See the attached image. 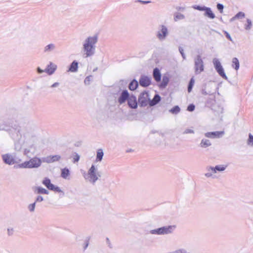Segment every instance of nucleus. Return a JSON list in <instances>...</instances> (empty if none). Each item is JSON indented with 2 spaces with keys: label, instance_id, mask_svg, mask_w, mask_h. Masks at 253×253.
<instances>
[{
  "label": "nucleus",
  "instance_id": "nucleus-54",
  "mask_svg": "<svg viewBox=\"0 0 253 253\" xmlns=\"http://www.w3.org/2000/svg\"><path fill=\"white\" fill-rule=\"evenodd\" d=\"M106 243L108 246V247L110 248H112V245L111 244V242H110V241L109 240V239L108 238H106Z\"/></svg>",
  "mask_w": 253,
  "mask_h": 253
},
{
  "label": "nucleus",
  "instance_id": "nucleus-21",
  "mask_svg": "<svg viewBox=\"0 0 253 253\" xmlns=\"http://www.w3.org/2000/svg\"><path fill=\"white\" fill-rule=\"evenodd\" d=\"M211 145V141L207 139L203 138L202 139L199 146L201 148H206Z\"/></svg>",
  "mask_w": 253,
  "mask_h": 253
},
{
  "label": "nucleus",
  "instance_id": "nucleus-37",
  "mask_svg": "<svg viewBox=\"0 0 253 253\" xmlns=\"http://www.w3.org/2000/svg\"><path fill=\"white\" fill-rule=\"evenodd\" d=\"M46 163H52L51 155L42 158V161Z\"/></svg>",
  "mask_w": 253,
  "mask_h": 253
},
{
  "label": "nucleus",
  "instance_id": "nucleus-38",
  "mask_svg": "<svg viewBox=\"0 0 253 253\" xmlns=\"http://www.w3.org/2000/svg\"><path fill=\"white\" fill-rule=\"evenodd\" d=\"M51 157L52 163L58 162L61 158V157L59 155H51Z\"/></svg>",
  "mask_w": 253,
  "mask_h": 253
},
{
  "label": "nucleus",
  "instance_id": "nucleus-40",
  "mask_svg": "<svg viewBox=\"0 0 253 253\" xmlns=\"http://www.w3.org/2000/svg\"><path fill=\"white\" fill-rule=\"evenodd\" d=\"M50 190H52V191H55V192H58V193H63V195H64V193L63 192V191L60 189V188L57 186H55L53 184L52 186L51 187V188H50Z\"/></svg>",
  "mask_w": 253,
  "mask_h": 253
},
{
  "label": "nucleus",
  "instance_id": "nucleus-47",
  "mask_svg": "<svg viewBox=\"0 0 253 253\" xmlns=\"http://www.w3.org/2000/svg\"><path fill=\"white\" fill-rule=\"evenodd\" d=\"M195 108V105L193 104H191L188 106L187 110L189 112H192L194 110Z\"/></svg>",
  "mask_w": 253,
  "mask_h": 253
},
{
  "label": "nucleus",
  "instance_id": "nucleus-14",
  "mask_svg": "<svg viewBox=\"0 0 253 253\" xmlns=\"http://www.w3.org/2000/svg\"><path fill=\"white\" fill-rule=\"evenodd\" d=\"M175 226L172 225L165 226L160 227L161 235H166L173 232Z\"/></svg>",
  "mask_w": 253,
  "mask_h": 253
},
{
  "label": "nucleus",
  "instance_id": "nucleus-51",
  "mask_svg": "<svg viewBox=\"0 0 253 253\" xmlns=\"http://www.w3.org/2000/svg\"><path fill=\"white\" fill-rule=\"evenodd\" d=\"M183 134H188V133H194V131L193 129L187 128L183 132Z\"/></svg>",
  "mask_w": 253,
  "mask_h": 253
},
{
  "label": "nucleus",
  "instance_id": "nucleus-42",
  "mask_svg": "<svg viewBox=\"0 0 253 253\" xmlns=\"http://www.w3.org/2000/svg\"><path fill=\"white\" fill-rule=\"evenodd\" d=\"M207 7L204 6H201L200 5H195L193 6V8L195 9H197L200 11H205Z\"/></svg>",
  "mask_w": 253,
  "mask_h": 253
},
{
  "label": "nucleus",
  "instance_id": "nucleus-26",
  "mask_svg": "<svg viewBox=\"0 0 253 253\" xmlns=\"http://www.w3.org/2000/svg\"><path fill=\"white\" fill-rule=\"evenodd\" d=\"M205 11V16H207L211 19H214L215 18V15L212 12L211 8L207 7Z\"/></svg>",
  "mask_w": 253,
  "mask_h": 253
},
{
  "label": "nucleus",
  "instance_id": "nucleus-44",
  "mask_svg": "<svg viewBox=\"0 0 253 253\" xmlns=\"http://www.w3.org/2000/svg\"><path fill=\"white\" fill-rule=\"evenodd\" d=\"M245 14L244 12H239L234 16V18H244L245 17Z\"/></svg>",
  "mask_w": 253,
  "mask_h": 253
},
{
  "label": "nucleus",
  "instance_id": "nucleus-16",
  "mask_svg": "<svg viewBox=\"0 0 253 253\" xmlns=\"http://www.w3.org/2000/svg\"><path fill=\"white\" fill-rule=\"evenodd\" d=\"M56 68L57 66L56 65L53 64L52 62H50L49 64L47 66L44 71L48 75H51L54 73Z\"/></svg>",
  "mask_w": 253,
  "mask_h": 253
},
{
  "label": "nucleus",
  "instance_id": "nucleus-25",
  "mask_svg": "<svg viewBox=\"0 0 253 253\" xmlns=\"http://www.w3.org/2000/svg\"><path fill=\"white\" fill-rule=\"evenodd\" d=\"M70 174V170L68 168H65L61 169V176L64 179H69Z\"/></svg>",
  "mask_w": 253,
  "mask_h": 253
},
{
  "label": "nucleus",
  "instance_id": "nucleus-9",
  "mask_svg": "<svg viewBox=\"0 0 253 253\" xmlns=\"http://www.w3.org/2000/svg\"><path fill=\"white\" fill-rule=\"evenodd\" d=\"M149 94L146 92H143L138 97V103L140 106L145 107L149 104Z\"/></svg>",
  "mask_w": 253,
  "mask_h": 253
},
{
  "label": "nucleus",
  "instance_id": "nucleus-24",
  "mask_svg": "<svg viewBox=\"0 0 253 253\" xmlns=\"http://www.w3.org/2000/svg\"><path fill=\"white\" fill-rule=\"evenodd\" d=\"M138 82L135 79H133L129 84L128 88L130 90H134L138 87Z\"/></svg>",
  "mask_w": 253,
  "mask_h": 253
},
{
  "label": "nucleus",
  "instance_id": "nucleus-4",
  "mask_svg": "<svg viewBox=\"0 0 253 253\" xmlns=\"http://www.w3.org/2000/svg\"><path fill=\"white\" fill-rule=\"evenodd\" d=\"M42 160L41 159L34 157L31 159L29 161H25L19 165L20 168H37L41 166Z\"/></svg>",
  "mask_w": 253,
  "mask_h": 253
},
{
  "label": "nucleus",
  "instance_id": "nucleus-29",
  "mask_svg": "<svg viewBox=\"0 0 253 253\" xmlns=\"http://www.w3.org/2000/svg\"><path fill=\"white\" fill-rule=\"evenodd\" d=\"M104 153L102 149H99L97 151V155L96 158V161L100 162L103 158Z\"/></svg>",
  "mask_w": 253,
  "mask_h": 253
},
{
  "label": "nucleus",
  "instance_id": "nucleus-22",
  "mask_svg": "<svg viewBox=\"0 0 253 253\" xmlns=\"http://www.w3.org/2000/svg\"><path fill=\"white\" fill-rule=\"evenodd\" d=\"M227 167V166L225 165H216L215 167H213V168H210L211 170L212 171H213L215 172V173L217 172V171H224Z\"/></svg>",
  "mask_w": 253,
  "mask_h": 253
},
{
  "label": "nucleus",
  "instance_id": "nucleus-7",
  "mask_svg": "<svg viewBox=\"0 0 253 253\" xmlns=\"http://www.w3.org/2000/svg\"><path fill=\"white\" fill-rule=\"evenodd\" d=\"M212 62L214 68L219 76L224 79L227 80L228 78L224 72V69L219 60L217 58H214Z\"/></svg>",
  "mask_w": 253,
  "mask_h": 253
},
{
  "label": "nucleus",
  "instance_id": "nucleus-57",
  "mask_svg": "<svg viewBox=\"0 0 253 253\" xmlns=\"http://www.w3.org/2000/svg\"><path fill=\"white\" fill-rule=\"evenodd\" d=\"M138 2H141L142 4H147L150 2V1H143V0H138Z\"/></svg>",
  "mask_w": 253,
  "mask_h": 253
},
{
  "label": "nucleus",
  "instance_id": "nucleus-56",
  "mask_svg": "<svg viewBox=\"0 0 253 253\" xmlns=\"http://www.w3.org/2000/svg\"><path fill=\"white\" fill-rule=\"evenodd\" d=\"M37 72H38V73L41 74V73H43L45 71H44V70H43L41 69L40 67H38L37 68Z\"/></svg>",
  "mask_w": 253,
  "mask_h": 253
},
{
  "label": "nucleus",
  "instance_id": "nucleus-43",
  "mask_svg": "<svg viewBox=\"0 0 253 253\" xmlns=\"http://www.w3.org/2000/svg\"><path fill=\"white\" fill-rule=\"evenodd\" d=\"M35 207H36V204H35V203H33L32 204H30L28 206V208L30 212H34L35 211Z\"/></svg>",
  "mask_w": 253,
  "mask_h": 253
},
{
  "label": "nucleus",
  "instance_id": "nucleus-6",
  "mask_svg": "<svg viewBox=\"0 0 253 253\" xmlns=\"http://www.w3.org/2000/svg\"><path fill=\"white\" fill-rule=\"evenodd\" d=\"M212 62L214 68L219 76L224 79L227 80L228 78L224 72V69L219 60L217 58H214Z\"/></svg>",
  "mask_w": 253,
  "mask_h": 253
},
{
  "label": "nucleus",
  "instance_id": "nucleus-61",
  "mask_svg": "<svg viewBox=\"0 0 253 253\" xmlns=\"http://www.w3.org/2000/svg\"><path fill=\"white\" fill-rule=\"evenodd\" d=\"M97 70V68H95V69H94L93 70V72L96 71Z\"/></svg>",
  "mask_w": 253,
  "mask_h": 253
},
{
  "label": "nucleus",
  "instance_id": "nucleus-20",
  "mask_svg": "<svg viewBox=\"0 0 253 253\" xmlns=\"http://www.w3.org/2000/svg\"><path fill=\"white\" fill-rule=\"evenodd\" d=\"M56 48V45L54 43H49L44 46L43 52L44 53H49L54 51Z\"/></svg>",
  "mask_w": 253,
  "mask_h": 253
},
{
  "label": "nucleus",
  "instance_id": "nucleus-15",
  "mask_svg": "<svg viewBox=\"0 0 253 253\" xmlns=\"http://www.w3.org/2000/svg\"><path fill=\"white\" fill-rule=\"evenodd\" d=\"M2 160L4 163L11 165L15 163V160L12 156L9 154L2 155Z\"/></svg>",
  "mask_w": 253,
  "mask_h": 253
},
{
  "label": "nucleus",
  "instance_id": "nucleus-10",
  "mask_svg": "<svg viewBox=\"0 0 253 253\" xmlns=\"http://www.w3.org/2000/svg\"><path fill=\"white\" fill-rule=\"evenodd\" d=\"M139 83L141 86L147 87L151 84V78L145 75H141Z\"/></svg>",
  "mask_w": 253,
  "mask_h": 253
},
{
  "label": "nucleus",
  "instance_id": "nucleus-12",
  "mask_svg": "<svg viewBox=\"0 0 253 253\" xmlns=\"http://www.w3.org/2000/svg\"><path fill=\"white\" fill-rule=\"evenodd\" d=\"M130 96L127 90H123L118 99L119 103L122 104L125 103L126 101L128 100Z\"/></svg>",
  "mask_w": 253,
  "mask_h": 253
},
{
  "label": "nucleus",
  "instance_id": "nucleus-55",
  "mask_svg": "<svg viewBox=\"0 0 253 253\" xmlns=\"http://www.w3.org/2000/svg\"><path fill=\"white\" fill-rule=\"evenodd\" d=\"M176 9L178 11H183L185 9V7L181 6H176Z\"/></svg>",
  "mask_w": 253,
  "mask_h": 253
},
{
  "label": "nucleus",
  "instance_id": "nucleus-33",
  "mask_svg": "<svg viewBox=\"0 0 253 253\" xmlns=\"http://www.w3.org/2000/svg\"><path fill=\"white\" fill-rule=\"evenodd\" d=\"M185 18V16L180 13H175L174 14V20L177 21L179 20H182Z\"/></svg>",
  "mask_w": 253,
  "mask_h": 253
},
{
  "label": "nucleus",
  "instance_id": "nucleus-18",
  "mask_svg": "<svg viewBox=\"0 0 253 253\" xmlns=\"http://www.w3.org/2000/svg\"><path fill=\"white\" fill-rule=\"evenodd\" d=\"M160 96L158 94H156L152 100L149 99V105L150 106H153L158 104L160 101Z\"/></svg>",
  "mask_w": 253,
  "mask_h": 253
},
{
  "label": "nucleus",
  "instance_id": "nucleus-23",
  "mask_svg": "<svg viewBox=\"0 0 253 253\" xmlns=\"http://www.w3.org/2000/svg\"><path fill=\"white\" fill-rule=\"evenodd\" d=\"M35 193L38 194H48L49 192L47 190L45 189V188L41 187L38 186L36 188Z\"/></svg>",
  "mask_w": 253,
  "mask_h": 253
},
{
  "label": "nucleus",
  "instance_id": "nucleus-49",
  "mask_svg": "<svg viewBox=\"0 0 253 253\" xmlns=\"http://www.w3.org/2000/svg\"><path fill=\"white\" fill-rule=\"evenodd\" d=\"M92 78V76H89L86 77L84 81V83L85 84L88 85L90 84V79Z\"/></svg>",
  "mask_w": 253,
  "mask_h": 253
},
{
  "label": "nucleus",
  "instance_id": "nucleus-28",
  "mask_svg": "<svg viewBox=\"0 0 253 253\" xmlns=\"http://www.w3.org/2000/svg\"><path fill=\"white\" fill-rule=\"evenodd\" d=\"M169 82V78L168 77L164 76L163 77L162 82L160 84V87L161 88H165L168 85Z\"/></svg>",
  "mask_w": 253,
  "mask_h": 253
},
{
  "label": "nucleus",
  "instance_id": "nucleus-45",
  "mask_svg": "<svg viewBox=\"0 0 253 253\" xmlns=\"http://www.w3.org/2000/svg\"><path fill=\"white\" fill-rule=\"evenodd\" d=\"M7 235L8 236H11L13 235L14 230L13 228L9 227L7 229Z\"/></svg>",
  "mask_w": 253,
  "mask_h": 253
},
{
  "label": "nucleus",
  "instance_id": "nucleus-31",
  "mask_svg": "<svg viewBox=\"0 0 253 253\" xmlns=\"http://www.w3.org/2000/svg\"><path fill=\"white\" fill-rule=\"evenodd\" d=\"M210 168H213V167H208L206 168L207 172L205 173V175L206 177L209 178L212 177L213 174L215 173V172L212 171L211 170Z\"/></svg>",
  "mask_w": 253,
  "mask_h": 253
},
{
  "label": "nucleus",
  "instance_id": "nucleus-50",
  "mask_svg": "<svg viewBox=\"0 0 253 253\" xmlns=\"http://www.w3.org/2000/svg\"><path fill=\"white\" fill-rule=\"evenodd\" d=\"M43 200V197L42 196H38L36 198V200H35V201L34 203H35V204H36V203H38V202H42V201Z\"/></svg>",
  "mask_w": 253,
  "mask_h": 253
},
{
  "label": "nucleus",
  "instance_id": "nucleus-13",
  "mask_svg": "<svg viewBox=\"0 0 253 253\" xmlns=\"http://www.w3.org/2000/svg\"><path fill=\"white\" fill-rule=\"evenodd\" d=\"M224 133L223 131H217L213 132H208L205 133L206 137L210 138H220Z\"/></svg>",
  "mask_w": 253,
  "mask_h": 253
},
{
  "label": "nucleus",
  "instance_id": "nucleus-27",
  "mask_svg": "<svg viewBox=\"0 0 253 253\" xmlns=\"http://www.w3.org/2000/svg\"><path fill=\"white\" fill-rule=\"evenodd\" d=\"M42 183L48 189L50 190L53 185V184L51 183V181L49 178L45 177L42 181Z\"/></svg>",
  "mask_w": 253,
  "mask_h": 253
},
{
  "label": "nucleus",
  "instance_id": "nucleus-60",
  "mask_svg": "<svg viewBox=\"0 0 253 253\" xmlns=\"http://www.w3.org/2000/svg\"><path fill=\"white\" fill-rule=\"evenodd\" d=\"M236 19H237V18H234V16L231 19H230V21L232 22L233 21H234V20H235Z\"/></svg>",
  "mask_w": 253,
  "mask_h": 253
},
{
  "label": "nucleus",
  "instance_id": "nucleus-35",
  "mask_svg": "<svg viewBox=\"0 0 253 253\" xmlns=\"http://www.w3.org/2000/svg\"><path fill=\"white\" fill-rule=\"evenodd\" d=\"M168 253H191L190 252H187V251L183 248L178 249L176 250L173 252H169Z\"/></svg>",
  "mask_w": 253,
  "mask_h": 253
},
{
  "label": "nucleus",
  "instance_id": "nucleus-34",
  "mask_svg": "<svg viewBox=\"0 0 253 253\" xmlns=\"http://www.w3.org/2000/svg\"><path fill=\"white\" fill-rule=\"evenodd\" d=\"M195 83V80L193 77H192L188 85V92H190L192 89L193 86L194 85Z\"/></svg>",
  "mask_w": 253,
  "mask_h": 253
},
{
  "label": "nucleus",
  "instance_id": "nucleus-1",
  "mask_svg": "<svg viewBox=\"0 0 253 253\" xmlns=\"http://www.w3.org/2000/svg\"><path fill=\"white\" fill-rule=\"evenodd\" d=\"M13 118L7 114H0V131H9L11 137L15 140H19L22 136L26 142L36 137L34 127L27 124L23 128L13 124Z\"/></svg>",
  "mask_w": 253,
  "mask_h": 253
},
{
  "label": "nucleus",
  "instance_id": "nucleus-41",
  "mask_svg": "<svg viewBox=\"0 0 253 253\" xmlns=\"http://www.w3.org/2000/svg\"><path fill=\"white\" fill-rule=\"evenodd\" d=\"M150 233L151 234L161 235V229H160V228H157V229L151 230H150Z\"/></svg>",
  "mask_w": 253,
  "mask_h": 253
},
{
  "label": "nucleus",
  "instance_id": "nucleus-39",
  "mask_svg": "<svg viewBox=\"0 0 253 253\" xmlns=\"http://www.w3.org/2000/svg\"><path fill=\"white\" fill-rule=\"evenodd\" d=\"M248 145L253 146V135L251 133L249 134V138L247 140Z\"/></svg>",
  "mask_w": 253,
  "mask_h": 253
},
{
  "label": "nucleus",
  "instance_id": "nucleus-30",
  "mask_svg": "<svg viewBox=\"0 0 253 253\" xmlns=\"http://www.w3.org/2000/svg\"><path fill=\"white\" fill-rule=\"evenodd\" d=\"M232 66L236 70H238L239 68L240 64L238 59L236 57H234L232 59Z\"/></svg>",
  "mask_w": 253,
  "mask_h": 253
},
{
  "label": "nucleus",
  "instance_id": "nucleus-59",
  "mask_svg": "<svg viewBox=\"0 0 253 253\" xmlns=\"http://www.w3.org/2000/svg\"><path fill=\"white\" fill-rule=\"evenodd\" d=\"M88 242L87 241L85 245V246L84 247V249L85 250L86 249V248L88 247Z\"/></svg>",
  "mask_w": 253,
  "mask_h": 253
},
{
  "label": "nucleus",
  "instance_id": "nucleus-19",
  "mask_svg": "<svg viewBox=\"0 0 253 253\" xmlns=\"http://www.w3.org/2000/svg\"><path fill=\"white\" fill-rule=\"evenodd\" d=\"M78 69V62L77 61L74 60L70 64L68 71L71 72L72 73H75V72H77Z\"/></svg>",
  "mask_w": 253,
  "mask_h": 253
},
{
  "label": "nucleus",
  "instance_id": "nucleus-32",
  "mask_svg": "<svg viewBox=\"0 0 253 253\" xmlns=\"http://www.w3.org/2000/svg\"><path fill=\"white\" fill-rule=\"evenodd\" d=\"M180 108L177 105L174 106L173 108H172L171 109L169 110V112L170 113L174 115H176L178 114L180 112Z\"/></svg>",
  "mask_w": 253,
  "mask_h": 253
},
{
  "label": "nucleus",
  "instance_id": "nucleus-17",
  "mask_svg": "<svg viewBox=\"0 0 253 253\" xmlns=\"http://www.w3.org/2000/svg\"><path fill=\"white\" fill-rule=\"evenodd\" d=\"M153 76L154 80L157 82H159L161 80V74L160 70L158 68H155L153 70Z\"/></svg>",
  "mask_w": 253,
  "mask_h": 253
},
{
  "label": "nucleus",
  "instance_id": "nucleus-8",
  "mask_svg": "<svg viewBox=\"0 0 253 253\" xmlns=\"http://www.w3.org/2000/svg\"><path fill=\"white\" fill-rule=\"evenodd\" d=\"M169 35L167 27L164 25H161L157 32L156 37L161 41L165 40Z\"/></svg>",
  "mask_w": 253,
  "mask_h": 253
},
{
  "label": "nucleus",
  "instance_id": "nucleus-46",
  "mask_svg": "<svg viewBox=\"0 0 253 253\" xmlns=\"http://www.w3.org/2000/svg\"><path fill=\"white\" fill-rule=\"evenodd\" d=\"M216 7H217V9L219 11V12L221 13H222L223 12V10L224 8L223 5L221 3H217Z\"/></svg>",
  "mask_w": 253,
  "mask_h": 253
},
{
  "label": "nucleus",
  "instance_id": "nucleus-11",
  "mask_svg": "<svg viewBox=\"0 0 253 253\" xmlns=\"http://www.w3.org/2000/svg\"><path fill=\"white\" fill-rule=\"evenodd\" d=\"M127 101V104L128 107L131 109H136L138 106V102L137 101L136 97L131 94L128 98Z\"/></svg>",
  "mask_w": 253,
  "mask_h": 253
},
{
  "label": "nucleus",
  "instance_id": "nucleus-3",
  "mask_svg": "<svg viewBox=\"0 0 253 253\" xmlns=\"http://www.w3.org/2000/svg\"><path fill=\"white\" fill-rule=\"evenodd\" d=\"M83 176L85 180L94 184L98 179V178L101 176V175L98 172L95 166L92 165L87 173L85 172H84Z\"/></svg>",
  "mask_w": 253,
  "mask_h": 253
},
{
  "label": "nucleus",
  "instance_id": "nucleus-52",
  "mask_svg": "<svg viewBox=\"0 0 253 253\" xmlns=\"http://www.w3.org/2000/svg\"><path fill=\"white\" fill-rule=\"evenodd\" d=\"M80 159V156L78 154H76V155L75 156V157L74 158V163L77 162L79 161Z\"/></svg>",
  "mask_w": 253,
  "mask_h": 253
},
{
  "label": "nucleus",
  "instance_id": "nucleus-2",
  "mask_svg": "<svg viewBox=\"0 0 253 253\" xmlns=\"http://www.w3.org/2000/svg\"><path fill=\"white\" fill-rule=\"evenodd\" d=\"M97 42V35L89 36L85 39L83 44V50L85 57H91L95 54Z\"/></svg>",
  "mask_w": 253,
  "mask_h": 253
},
{
  "label": "nucleus",
  "instance_id": "nucleus-58",
  "mask_svg": "<svg viewBox=\"0 0 253 253\" xmlns=\"http://www.w3.org/2000/svg\"><path fill=\"white\" fill-rule=\"evenodd\" d=\"M59 84V83L56 82L51 85V87H55L58 86Z\"/></svg>",
  "mask_w": 253,
  "mask_h": 253
},
{
  "label": "nucleus",
  "instance_id": "nucleus-53",
  "mask_svg": "<svg viewBox=\"0 0 253 253\" xmlns=\"http://www.w3.org/2000/svg\"><path fill=\"white\" fill-rule=\"evenodd\" d=\"M224 34L226 36V37L230 41H232V38L230 35V34L226 31L224 32Z\"/></svg>",
  "mask_w": 253,
  "mask_h": 253
},
{
  "label": "nucleus",
  "instance_id": "nucleus-48",
  "mask_svg": "<svg viewBox=\"0 0 253 253\" xmlns=\"http://www.w3.org/2000/svg\"><path fill=\"white\" fill-rule=\"evenodd\" d=\"M179 52L180 53L183 59L184 60L186 59V56H185V54H184V50L183 49V48L182 47H179Z\"/></svg>",
  "mask_w": 253,
  "mask_h": 253
},
{
  "label": "nucleus",
  "instance_id": "nucleus-36",
  "mask_svg": "<svg viewBox=\"0 0 253 253\" xmlns=\"http://www.w3.org/2000/svg\"><path fill=\"white\" fill-rule=\"evenodd\" d=\"M247 24L245 25V29L247 30H249L251 29L252 26V22L251 19H247Z\"/></svg>",
  "mask_w": 253,
  "mask_h": 253
},
{
  "label": "nucleus",
  "instance_id": "nucleus-5",
  "mask_svg": "<svg viewBox=\"0 0 253 253\" xmlns=\"http://www.w3.org/2000/svg\"><path fill=\"white\" fill-rule=\"evenodd\" d=\"M194 69L196 74H199L204 70V62L200 55L194 58Z\"/></svg>",
  "mask_w": 253,
  "mask_h": 253
}]
</instances>
